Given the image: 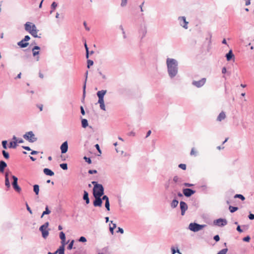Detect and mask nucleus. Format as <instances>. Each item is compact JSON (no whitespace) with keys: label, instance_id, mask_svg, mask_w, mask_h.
<instances>
[{"label":"nucleus","instance_id":"obj_1","mask_svg":"<svg viewBox=\"0 0 254 254\" xmlns=\"http://www.w3.org/2000/svg\"><path fill=\"white\" fill-rule=\"evenodd\" d=\"M167 71L169 76L172 78L175 77L178 72V62L174 59L167 58L166 60Z\"/></svg>","mask_w":254,"mask_h":254},{"label":"nucleus","instance_id":"obj_2","mask_svg":"<svg viewBox=\"0 0 254 254\" xmlns=\"http://www.w3.org/2000/svg\"><path fill=\"white\" fill-rule=\"evenodd\" d=\"M104 188L101 184L98 186L96 185L93 189V196H102L104 194Z\"/></svg>","mask_w":254,"mask_h":254},{"label":"nucleus","instance_id":"obj_3","mask_svg":"<svg viewBox=\"0 0 254 254\" xmlns=\"http://www.w3.org/2000/svg\"><path fill=\"white\" fill-rule=\"evenodd\" d=\"M206 225H200L196 223H191L189 226V229L194 232H198L204 228Z\"/></svg>","mask_w":254,"mask_h":254},{"label":"nucleus","instance_id":"obj_4","mask_svg":"<svg viewBox=\"0 0 254 254\" xmlns=\"http://www.w3.org/2000/svg\"><path fill=\"white\" fill-rule=\"evenodd\" d=\"M48 226L49 222H46L44 224L42 225L39 228V230L42 233V237L44 239L47 238L49 234L48 230H46Z\"/></svg>","mask_w":254,"mask_h":254},{"label":"nucleus","instance_id":"obj_5","mask_svg":"<svg viewBox=\"0 0 254 254\" xmlns=\"http://www.w3.org/2000/svg\"><path fill=\"white\" fill-rule=\"evenodd\" d=\"M11 177L13 180V182L12 183V185L13 186L14 190L17 192L20 193L21 190V189L20 187L18 185L17 178L13 175H11Z\"/></svg>","mask_w":254,"mask_h":254},{"label":"nucleus","instance_id":"obj_6","mask_svg":"<svg viewBox=\"0 0 254 254\" xmlns=\"http://www.w3.org/2000/svg\"><path fill=\"white\" fill-rule=\"evenodd\" d=\"M213 223L215 225H217L220 227H223L227 225V221L225 219L219 218L218 219L215 220L213 222Z\"/></svg>","mask_w":254,"mask_h":254},{"label":"nucleus","instance_id":"obj_7","mask_svg":"<svg viewBox=\"0 0 254 254\" xmlns=\"http://www.w3.org/2000/svg\"><path fill=\"white\" fill-rule=\"evenodd\" d=\"M206 79L205 78H202L198 81H193L192 84L197 88L202 87L206 82Z\"/></svg>","mask_w":254,"mask_h":254},{"label":"nucleus","instance_id":"obj_8","mask_svg":"<svg viewBox=\"0 0 254 254\" xmlns=\"http://www.w3.org/2000/svg\"><path fill=\"white\" fill-rule=\"evenodd\" d=\"M95 200L93 201V205L95 207H101L102 205V199L99 196H94Z\"/></svg>","mask_w":254,"mask_h":254},{"label":"nucleus","instance_id":"obj_9","mask_svg":"<svg viewBox=\"0 0 254 254\" xmlns=\"http://www.w3.org/2000/svg\"><path fill=\"white\" fill-rule=\"evenodd\" d=\"M180 24L181 26L185 29H188V22L186 21V17L185 16H181L178 18Z\"/></svg>","mask_w":254,"mask_h":254},{"label":"nucleus","instance_id":"obj_10","mask_svg":"<svg viewBox=\"0 0 254 254\" xmlns=\"http://www.w3.org/2000/svg\"><path fill=\"white\" fill-rule=\"evenodd\" d=\"M180 209L181 210V215H184L186 211L188 209V206L187 204L183 201H181L180 203Z\"/></svg>","mask_w":254,"mask_h":254},{"label":"nucleus","instance_id":"obj_11","mask_svg":"<svg viewBox=\"0 0 254 254\" xmlns=\"http://www.w3.org/2000/svg\"><path fill=\"white\" fill-rule=\"evenodd\" d=\"M183 193L186 197H190L191 195L193 194L195 191L190 189H183Z\"/></svg>","mask_w":254,"mask_h":254},{"label":"nucleus","instance_id":"obj_12","mask_svg":"<svg viewBox=\"0 0 254 254\" xmlns=\"http://www.w3.org/2000/svg\"><path fill=\"white\" fill-rule=\"evenodd\" d=\"M61 152L63 154L65 153L68 150V143L67 141H64L61 146Z\"/></svg>","mask_w":254,"mask_h":254},{"label":"nucleus","instance_id":"obj_13","mask_svg":"<svg viewBox=\"0 0 254 254\" xmlns=\"http://www.w3.org/2000/svg\"><path fill=\"white\" fill-rule=\"evenodd\" d=\"M43 172L47 176H53L54 175V172L48 168L44 169Z\"/></svg>","mask_w":254,"mask_h":254},{"label":"nucleus","instance_id":"obj_14","mask_svg":"<svg viewBox=\"0 0 254 254\" xmlns=\"http://www.w3.org/2000/svg\"><path fill=\"white\" fill-rule=\"evenodd\" d=\"M226 118V114L224 112H221L217 118V121L219 122H221L222 120H224Z\"/></svg>","mask_w":254,"mask_h":254},{"label":"nucleus","instance_id":"obj_15","mask_svg":"<svg viewBox=\"0 0 254 254\" xmlns=\"http://www.w3.org/2000/svg\"><path fill=\"white\" fill-rule=\"evenodd\" d=\"M83 199L85 200L86 203L87 204H89L90 202V200L88 197V193L87 191H84V194L83 196Z\"/></svg>","mask_w":254,"mask_h":254},{"label":"nucleus","instance_id":"obj_16","mask_svg":"<svg viewBox=\"0 0 254 254\" xmlns=\"http://www.w3.org/2000/svg\"><path fill=\"white\" fill-rule=\"evenodd\" d=\"M29 43L24 41V39L22 40L21 41L18 43V45L20 46L21 48H25L28 45Z\"/></svg>","mask_w":254,"mask_h":254},{"label":"nucleus","instance_id":"obj_17","mask_svg":"<svg viewBox=\"0 0 254 254\" xmlns=\"http://www.w3.org/2000/svg\"><path fill=\"white\" fill-rule=\"evenodd\" d=\"M64 245L65 244H62V245L60 247L59 249L56 251L57 254H64Z\"/></svg>","mask_w":254,"mask_h":254},{"label":"nucleus","instance_id":"obj_18","mask_svg":"<svg viewBox=\"0 0 254 254\" xmlns=\"http://www.w3.org/2000/svg\"><path fill=\"white\" fill-rule=\"evenodd\" d=\"M24 138L29 141L32 140V131H29L23 136Z\"/></svg>","mask_w":254,"mask_h":254},{"label":"nucleus","instance_id":"obj_19","mask_svg":"<svg viewBox=\"0 0 254 254\" xmlns=\"http://www.w3.org/2000/svg\"><path fill=\"white\" fill-rule=\"evenodd\" d=\"M7 166L6 163L3 161L0 162V172L3 173L4 168Z\"/></svg>","mask_w":254,"mask_h":254},{"label":"nucleus","instance_id":"obj_20","mask_svg":"<svg viewBox=\"0 0 254 254\" xmlns=\"http://www.w3.org/2000/svg\"><path fill=\"white\" fill-rule=\"evenodd\" d=\"M40 49V47L38 46H35L33 47V56L35 57L37 55L39 54V51H36V50H39Z\"/></svg>","mask_w":254,"mask_h":254},{"label":"nucleus","instance_id":"obj_21","mask_svg":"<svg viewBox=\"0 0 254 254\" xmlns=\"http://www.w3.org/2000/svg\"><path fill=\"white\" fill-rule=\"evenodd\" d=\"M37 31L36 26L33 24V37L35 38H40V36L37 35Z\"/></svg>","mask_w":254,"mask_h":254},{"label":"nucleus","instance_id":"obj_22","mask_svg":"<svg viewBox=\"0 0 254 254\" xmlns=\"http://www.w3.org/2000/svg\"><path fill=\"white\" fill-rule=\"evenodd\" d=\"M234 56L232 53V50H230L229 52L226 55V57L228 61H230Z\"/></svg>","mask_w":254,"mask_h":254},{"label":"nucleus","instance_id":"obj_23","mask_svg":"<svg viewBox=\"0 0 254 254\" xmlns=\"http://www.w3.org/2000/svg\"><path fill=\"white\" fill-rule=\"evenodd\" d=\"M107 92V90H102L99 91L97 93V95L98 97H104V95L106 94Z\"/></svg>","mask_w":254,"mask_h":254},{"label":"nucleus","instance_id":"obj_24","mask_svg":"<svg viewBox=\"0 0 254 254\" xmlns=\"http://www.w3.org/2000/svg\"><path fill=\"white\" fill-rule=\"evenodd\" d=\"M88 71H87L85 73V82H84V84L83 85V99L85 97V88H86V80H87V75H88Z\"/></svg>","mask_w":254,"mask_h":254},{"label":"nucleus","instance_id":"obj_25","mask_svg":"<svg viewBox=\"0 0 254 254\" xmlns=\"http://www.w3.org/2000/svg\"><path fill=\"white\" fill-rule=\"evenodd\" d=\"M60 238L62 240V243L63 244H65V236L63 232H61L60 233Z\"/></svg>","mask_w":254,"mask_h":254},{"label":"nucleus","instance_id":"obj_26","mask_svg":"<svg viewBox=\"0 0 254 254\" xmlns=\"http://www.w3.org/2000/svg\"><path fill=\"white\" fill-rule=\"evenodd\" d=\"M178 203L179 201L177 199H174L171 203V206L172 208H175L177 206Z\"/></svg>","mask_w":254,"mask_h":254},{"label":"nucleus","instance_id":"obj_27","mask_svg":"<svg viewBox=\"0 0 254 254\" xmlns=\"http://www.w3.org/2000/svg\"><path fill=\"white\" fill-rule=\"evenodd\" d=\"M25 30L28 31L30 33H32V29L31 26L30 25V23L29 22H27L25 24Z\"/></svg>","mask_w":254,"mask_h":254},{"label":"nucleus","instance_id":"obj_28","mask_svg":"<svg viewBox=\"0 0 254 254\" xmlns=\"http://www.w3.org/2000/svg\"><path fill=\"white\" fill-rule=\"evenodd\" d=\"M81 125L82 127L86 128L88 126V121L85 119H82Z\"/></svg>","mask_w":254,"mask_h":254},{"label":"nucleus","instance_id":"obj_29","mask_svg":"<svg viewBox=\"0 0 254 254\" xmlns=\"http://www.w3.org/2000/svg\"><path fill=\"white\" fill-rule=\"evenodd\" d=\"M58 4L57 3L54 1L52 4H51V10L50 11V13H52L54 11V10L56 9V8L57 7Z\"/></svg>","mask_w":254,"mask_h":254},{"label":"nucleus","instance_id":"obj_30","mask_svg":"<svg viewBox=\"0 0 254 254\" xmlns=\"http://www.w3.org/2000/svg\"><path fill=\"white\" fill-rule=\"evenodd\" d=\"M33 190L37 195L38 194L39 192V186L38 185H34Z\"/></svg>","mask_w":254,"mask_h":254},{"label":"nucleus","instance_id":"obj_31","mask_svg":"<svg viewBox=\"0 0 254 254\" xmlns=\"http://www.w3.org/2000/svg\"><path fill=\"white\" fill-rule=\"evenodd\" d=\"M51 213V211L49 209L48 206H46L45 210L43 212L41 218L43 217L44 215L49 214Z\"/></svg>","mask_w":254,"mask_h":254},{"label":"nucleus","instance_id":"obj_32","mask_svg":"<svg viewBox=\"0 0 254 254\" xmlns=\"http://www.w3.org/2000/svg\"><path fill=\"white\" fill-rule=\"evenodd\" d=\"M229 209L231 213H233V212L236 211L238 209V207L232 206H229Z\"/></svg>","mask_w":254,"mask_h":254},{"label":"nucleus","instance_id":"obj_33","mask_svg":"<svg viewBox=\"0 0 254 254\" xmlns=\"http://www.w3.org/2000/svg\"><path fill=\"white\" fill-rule=\"evenodd\" d=\"M234 198H239L241 199L242 200H244L245 199V197L241 194H236L234 196Z\"/></svg>","mask_w":254,"mask_h":254},{"label":"nucleus","instance_id":"obj_34","mask_svg":"<svg viewBox=\"0 0 254 254\" xmlns=\"http://www.w3.org/2000/svg\"><path fill=\"white\" fill-rule=\"evenodd\" d=\"M228 252V249L225 248L220 251L217 254H226Z\"/></svg>","mask_w":254,"mask_h":254},{"label":"nucleus","instance_id":"obj_35","mask_svg":"<svg viewBox=\"0 0 254 254\" xmlns=\"http://www.w3.org/2000/svg\"><path fill=\"white\" fill-rule=\"evenodd\" d=\"M61 168L64 170L67 169V164L66 163H63L60 165Z\"/></svg>","mask_w":254,"mask_h":254},{"label":"nucleus","instance_id":"obj_36","mask_svg":"<svg viewBox=\"0 0 254 254\" xmlns=\"http://www.w3.org/2000/svg\"><path fill=\"white\" fill-rule=\"evenodd\" d=\"M87 67L88 68H89L90 66L94 64L93 61L92 60H87Z\"/></svg>","mask_w":254,"mask_h":254},{"label":"nucleus","instance_id":"obj_37","mask_svg":"<svg viewBox=\"0 0 254 254\" xmlns=\"http://www.w3.org/2000/svg\"><path fill=\"white\" fill-rule=\"evenodd\" d=\"M17 146V142H15V141L13 142H10V148H15Z\"/></svg>","mask_w":254,"mask_h":254},{"label":"nucleus","instance_id":"obj_38","mask_svg":"<svg viewBox=\"0 0 254 254\" xmlns=\"http://www.w3.org/2000/svg\"><path fill=\"white\" fill-rule=\"evenodd\" d=\"M2 154L5 159L9 158V154L8 152H6L5 150L2 151Z\"/></svg>","mask_w":254,"mask_h":254},{"label":"nucleus","instance_id":"obj_39","mask_svg":"<svg viewBox=\"0 0 254 254\" xmlns=\"http://www.w3.org/2000/svg\"><path fill=\"white\" fill-rule=\"evenodd\" d=\"M127 0H121V6L122 7H125L127 5Z\"/></svg>","mask_w":254,"mask_h":254},{"label":"nucleus","instance_id":"obj_40","mask_svg":"<svg viewBox=\"0 0 254 254\" xmlns=\"http://www.w3.org/2000/svg\"><path fill=\"white\" fill-rule=\"evenodd\" d=\"M74 240H72L67 246L68 250H71L73 248Z\"/></svg>","mask_w":254,"mask_h":254},{"label":"nucleus","instance_id":"obj_41","mask_svg":"<svg viewBox=\"0 0 254 254\" xmlns=\"http://www.w3.org/2000/svg\"><path fill=\"white\" fill-rule=\"evenodd\" d=\"M190 154V155L196 156L197 151L195 150L194 148L191 149Z\"/></svg>","mask_w":254,"mask_h":254},{"label":"nucleus","instance_id":"obj_42","mask_svg":"<svg viewBox=\"0 0 254 254\" xmlns=\"http://www.w3.org/2000/svg\"><path fill=\"white\" fill-rule=\"evenodd\" d=\"M5 185L7 188H9L10 187V182L9 179L5 180Z\"/></svg>","mask_w":254,"mask_h":254},{"label":"nucleus","instance_id":"obj_43","mask_svg":"<svg viewBox=\"0 0 254 254\" xmlns=\"http://www.w3.org/2000/svg\"><path fill=\"white\" fill-rule=\"evenodd\" d=\"M105 207L108 211L110 210V202L109 200L105 202Z\"/></svg>","mask_w":254,"mask_h":254},{"label":"nucleus","instance_id":"obj_44","mask_svg":"<svg viewBox=\"0 0 254 254\" xmlns=\"http://www.w3.org/2000/svg\"><path fill=\"white\" fill-rule=\"evenodd\" d=\"M179 167L183 170H185L186 169V165L185 164H180L179 165Z\"/></svg>","mask_w":254,"mask_h":254},{"label":"nucleus","instance_id":"obj_45","mask_svg":"<svg viewBox=\"0 0 254 254\" xmlns=\"http://www.w3.org/2000/svg\"><path fill=\"white\" fill-rule=\"evenodd\" d=\"M83 159L85 160L86 162H87L88 164H91L92 161L90 158L87 157L86 156H84Z\"/></svg>","mask_w":254,"mask_h":254},{"label":"nucleus","instance_id":"obj_46","mask_svg":"<svg viewBox=\"0 0 254 254\" xmlns=\"http://www.w3.org/2000/svg\"><path fill=\"white\" fill-rule=\"evenodd\" d=\"M100 104V108L104 110V111H105L106 110V108H105V104H104V102L103 103H99Z\"/></svg>","mask_w":254,"mask_h":254},{"label":"nucleus","instance_id":"obj_47","mask_svg":"<svg viewBox=\"0 0 254 254\" xmlns=\"http://www.w3.org/2000/svg\"><path fill=\"white\" fill-rule=\"evenodd\" d=\"M78 241L80 242H85L87 240L85 237L82 236L80 237Z\"/></svg>","mask_w":254,"mask_h":254},{"label":"nucleus","instance_id":"obj_48","mask_svg":"<svg viewBox=\"0 0 254 254\" xmlns=\"http://www.w3.org/2000/svg\"><path fill=\"white\" fill-rule=\"evenodd\" d=\"M251 239V238L250 236H248L243 239V240L245 242H249Z\"/></svg>","mask_w":254,"mask_h":254},{"label":"nucleus","instance_id":"obj_49","mask_svg":"<svg viewBox=\"0 0 254 254\" xmlns=\"http://www.w3.org/2000/svg\"><path fill=\"white\" fill-rule=\"evenodd\" d=\"M6 144H7V141L6 140L2 141V145L4 149H6L7 148Z\"/></svg>","mask_w":254,"mask_h":254},{"label":"nucleus","instance_id":"obj_50","mask_svg":"<svg viewBox=\"0 0 254 254\" xmlns=\"http://www.w3.org/2000/svg\"><path fill=\"white\" fill-rule=\"evenodd\" d=\"M97 173V171L96 170H89L88 171V173L90 174H96Z\"/></svg>","mask_w":254,"mask_h":254},{"label":"nucleus","instance_id":"obj_51","mask_svg":"<svg viewBox=\"0 0 254 254\" xmlns=\"http://www.w3.org/2000/svg\"><path fill=\"white\" fill-rule=\"evenodd\" d=\"M95 147H96V148L97 149V150H98V151L99 152L100 154H101V150L100 148V146H99V145L98 144H96L95 145Z\"/></svg>","mask_w":254,"mask_h":254},{"label":"nucleus","instance_id":"obj_52","mask_svg":"<svg viewBox=\"0 0 254 254\" xmlns=\"http://www.w3.org/2000/svg\"><path fill=\"white\" fill-rule=\"evenodd\" d=\"M83 25L85 28V29L87 30V31H89L90 30V28L89 27L87 26V23L85 21H84L83 22Z\"/></svg>","mask_w":254,"mask_h":254},{"label":"nucleus","instance_id":"obj_53","mask_svg":"<svg viewBox=\"0 0 254 254\" xmlns=\"http://www.w3.org/2000/svg\"><path fill=\"white\" fill-rule=\"evenodd\" d=\"M101 199H102V201L105 200V202L108 201V200H109V198L107 195L103 196V197L101 198Z\"/></svg>","mask_w":254,"mask_h":254},{"label":"nucleus","instance_id":"obj_54","mask_svg":"<svg viewBox=\"0 0 254 254\" xmlns=\"http://www.w3.org/2000/svg\"><path fill=\"white\" fill-rule=\"evenodd\" d=\"M13 139L17 143H22L23 142L22 139H17L15 137H13Z\"/></svg>","mask_w":254,"mask_h":254},{"label":"nucleus","instance_id":"obj_55","mask_svg":"<svg viewBox=\"0 0 254 254\" xmlns=\"http://www.w3.org/2000/svg\"><path fill=\"white\" fill-rule=\"evenodd\" d=\"M213 239L215 241L218 242L220 240V237L218 235H216L214 237Z\"/></svg>","mask_w":254,"mask_h":254},{"label":"nucleus","instance_id":"obj_56","mask_svg":"<svg viewBox=\"0 0 254 254\" xmlns=\"http://www.w3.org/2000/svg\"><path fill=\"white\" fill-rule=\"evenodd\" d=\"M11 174V173L10 172H7L5 173V180H6V179H8V176L9 175Z\"/></svg>","mask_w":254,"mask_h":254},{"label":"nucleus","instance_id":"obj_57","mask_svg":"<svg viewBox=\"0 0 254 254\" xmlns=\"http://www.w3.org/2000/svg\"><path fill=\"white\" fill-rule=\"evenodd\" d=\"M250 220H254V214L252 213H250V214L248 216Z\"/></svg>","mask_w":254,"mask_h":254},{"label":"nucleus","instance_id":"obj_58","mask_svg":"<svg viewBox=\"0 0 254 254\" xmlns=\"http://www.w3.org/2000/svg\"><path fill=\"white\" fill-rule=\"evenodd\" d=\"M98 98H99L98 101V103L104 102V97H98Z\"/></svg>","mask_w":254,"mask_h":254},{"label":"nucleus","instance_id":"obj_59","mask_svg":"<svg viewBox=\"0 0 254 254\" xmlns=\"http://www.w3.org/2000/svg\"><path fill=\"white\" fill-rule=\"evenodd\" d=\"M179 178L178 176H175V177L173 178V181H174L175 183L178 182V181H179Z\"/></svg>","mask_w":254,"mask_h":254},{"label":"nucleus","instance_id":"obj_60","mask_svg":"<svg viewBox=\"0 0 254 254\" xmlns=\"http://www.w3.org/2000/svg\"><path fill=\"white\" fill-rule=\"evenodd\" d=\"M128 136H134L135 135V133L132 131L129 132V133H128Z\"/></svg>","mask_w":254,"mask_h":254},{"label":"nucleus","instance_id":"obj_61","mask_svg":"<svg viewBox=\"0 0 254 254\" xmlns=\"http://www.w3.org/2000/svg\"><path fill=\"white\" fill-rule=\"evenodd\" d=\"M237 230L240 232L242 233L243 232V230L241 228V227L240 225H238L237 227Z\"/></svg>","mask_w":254,"mask_h":254},{"label":"nucleus","instance_id":"obj_62","mask_svg":"<svg viewBox=\"0 0 254 254\" xmlns=\"http://www.w3.org/2000/svg\"><path fill=\"white\" fill-rule=\"evenodd\" d=\"M26 207H27V210L30 213H32V210H31V208L30 207H29V206L28 205V204L26 203Z\"/></svg>","mask_w":254,"mask_h":254},{"label":"nucleus","instance_id":"obj_63","mask_svg":"<svg viewBox=\"0 0 254 254\" xmlns=\"http://www.w3.org/2000/svg\"><path fill=\"white\" fill-rule=\"evenodd\" d=\"M81 113L82 115H84L85 113L82 106L80 107Z\"/></svg>","mask_w":254,"mask_h":254},{"label":"nucleus","instance_id":"obj_64","mask_svg":"<svg viewBox=\"0 0 254 254\" xmlns=\"http://www.w3.org/2000/svg\"><path fill=\"white\" fill-rule=\"evenodd\" d=\"M37 107L40 109V111H42L43 110V105L39 104L37 105Z\"/></svg>","mask_w":254,"mask_h":254}]
</instances>
